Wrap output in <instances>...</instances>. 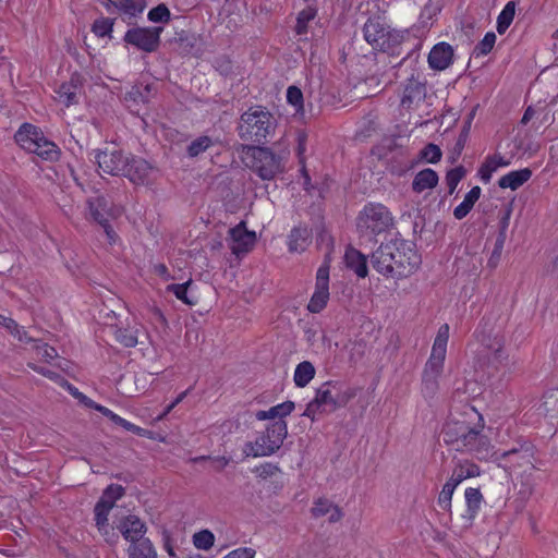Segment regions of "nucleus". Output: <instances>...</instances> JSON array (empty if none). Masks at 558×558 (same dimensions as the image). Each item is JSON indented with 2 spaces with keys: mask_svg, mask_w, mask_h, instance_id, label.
Here are the masks:
<instances>
[{
  "mask_svg": "<svg viewBox=\"0 0 558 558\" xmlns=\"http://www.w3.org/2000/svg\"><path fill=\"white\" fill-rule=\"evenodd\" d=\"M373 268L386 278L402 279L414 274L422 264L414 243L393 239L380 244L371 255Z\"/></svg>",
  "mask_w": 558,
  "mask_h": 558,
  "instance_id": "f257e3e1",
  "label": "nucleus"
},
{
  "mask_svg": "<svg viewBox=\"0 0 558 558\" xmlns=\"http://www.w3.org/2000/svg\"><path fill=\"white\" fill-rule=\"evenodd\" d=\"M98 168L106 174L124 177L135 185H147L157 169L146 159L116 147L95 151Z\"/></svg>",
  "mask_w": 558,
  "mask_h": 558,
  "instance_id": "f03ea898",
  "label": "nucleus"
},
{
  "mask_svg": "<svg viewBox=\"0 0 558 558\" xmlns=\"http://www.w3.org/2000/svg\"><path fill=\"white\" fill-rule=\"evenodd\" d=\"M276 126L277 121L271 112L262 106H254L241 114L238 134L243 141L264 144L275 133Z\"/></svg>",
  "mask_w": 558,
  "mask_h": 558,
  "instance_id": "7ed1b4c3",
  "label": "nucleus"
},
{
  "mask_svg": "<svg viewBox=\"0 0 558 558\" xmlns=\"http://www.w3.org/2000/svg\"><path fill=\"white\" fill-rule=\"evenodd\" d=\"M242 155L246 167L264 181L274 180L284 172L283 158L268 147L244 145Z\"/></svg>",
  "mask_w": 558,
  "mask_h": 558,
  "instance_id": "20e7f679",
  "label": "nucleus"
},
{
  "mask_svg": "<svg viewBox=\"0 0 558 558\" xmlns=\"http://www.w3.org/2000/svg\"><path fill=\"white\" fill-rule=\"evenodd\" d=\"M287 435V422L283 420L275 421L266 427V430L255 441L246 442L243 451L246 456L254 458L271 456L280 449Z\"/></svg>",
  "mask_w": 558,
  "mask_h": 558,
  "instance_id": "39448f33",
  "label": "nucleus"
},
{
  "mask_svg": "<svg viewBox=\"0 0 558 558\" xmlns=\"http://www.w3.org/2000/svg\"><path fill=\"white\" fill-rule=\"evenodd\" d=\"M393 226L389 209L380 203H368L360 211L356 228L362 236L378 235Z\"/></svg>",
  "mask_w": 558,
  "mask_h": 558,
  "instance_id": "423d86ee",
  "label": "nucleus"
},
{
  "mask_svg": "<svg viewBox=\"0 0 558 558\" xmlns=\"http://www.w3.org/2000/svg\"><path fill=\"white\" fill-rule=\"evenodd\" d=\"M365 40L374 48L391 56L400 54L398 35L391 34L380 22L368 20L363 27Z\"/></svg>",
  "mask_w": 558,
  "mask_h": 558,
  "instance_id": "0eeeda50",
  "label": "nucleus"
},
{
  "mask_svg": "<svg viewBox=\"0 0 558 558\" xmlns=\"http://www.w3.org/2000/svg\"><path fill=\"white\" fill-rule=\"evenodd\" d=\"M162 27H133L130 28L123 40L145 52H154L159 48Z\"/></svg>",
  "mask_w": 558,
  "mask_h": 558,
  "instance_id": "6e6552de",
  "label": "nucleus"
},
{
  "mask_svg": "<svg viewBox=\"0 0 558 558\" xmlns=\"http://www.w3.org/2000/svg\"><path fill=\"white\" fill-rule=\"evenodd\" d=\"M329 271L328 262L323 263L317 269L315 291L307 304L308 312L313 314L320 313L329 300Z\"/></svg>",
  "mask_w": 558,
  "mask_h": 558,
  "instance_id": "1a4fd4ad",
  "label": "nucleus"
},
{
  "mask_svg": "<svg viewBox=\"0 0 558 558\" xmlns=\"http://www.w3.org/2000/svg\"><path fill=\"white\" fill-rule=\"evenodd\" d=\"M449 339V325L444 324L439 327L437 336L434 340L432 353L427 360L424 372L441 375L447 352V343Z\"/></svg>",
  "mask_w": 558,
  "mask_h": 558,
  "instance_id": "9d476101",
  "label": "nucleus"
},
{
  "mask_svg": "<svg viewBox=\"0 0 558 558\" xmlns=\"http://www.w3.org/2000/svg\"><path fill=\"white\" fill-rule=\"evenodd\" d=\"M464 440L460 452L469 453L478 460L488 459L493 446L489 438L483 434V426H473Z\"/></svg>",
  "mask_w": 558,
  "mask_h": 558,
  "instance_id": "9b49d317",
  "label": "nucleus"
},
{
  "mask_svg": "<svg viewBox=\"0 0 558 558\" xmlns=\"http://www.w3.org/2000/svg\"><path fill=\"white\" fill-rule=\"evenodd\" d=\"M472 427L466 421L447 420L441 429L444 442L460 452L464 438L469 437Z\"/></svg>",
  "mask_w": 558,
  "mask_h": 558,
  "instance_id": "f8f14e48",
  "label": "nucleus"
},
{
  "mask_svg": "<svg viewBox=\"0 0 558 558\" xmlns=\"http://www.w3.org/2000/svg\"><path fill=\"white\" fill-rule=\"evenodd\" d=\"M230 235V250L232 254L240 257L242 255L247 254L253 250L256 243V234L254 231H248L246 229V223L241 221L235 227L229 230Z\"/></svg>",
  "mask_w": 558,
  "mask_h": 558,
  "instance_id": "ddd939ff",
  "label": "nucleus"
},
{
  "mask_svg": "<svg viewBox=\"0 0 558 558\" xmlns=\"http://www.w3.org/2000/svg\"><path fill=\"white\" fill-rule=\"evenodd\" d=\"M426 97V80L421 73L413 72L407 80L401 105L411 108L414 102L423 101Z\"/></svg>",
  "mask_w": 558,
  "mask_h": 558,
  "instance_id": "4468645a",
  "label": "nucleus"
},
{
  "mask_svg": "<svg viewBox=\"0 0 558 558\" xmlns=\"http://www.w3.org/2000/svg\"><path fill=\"white\" fill-rule=\"evenodd\" d=\"M534 453V445L530 441H523L518 446L501 452L497 459L507 460L510 463V468H521L526 464H532Z\"/></svg>",
  "mask_w": 558,
  "mask_h": 558,
  "instance_id": "2eb2a0df",
  "label": "nucleus"
},
{
  "mask_svg": "<svg viewBox=\"0 0 558 558\" xmlns=\"http://www.w3.org/2000/svg\"><path fill=\"white\" fill-rule=\"evenodd\" d=\"M118 530L123 538L131 544L146 538L144 535L147 532V526L145 522L135 514L123 517L119 522Z\"/></svg>",
  "mask_w": 558,
  "mask_h": 558,
  "instance_id": "dca6fc26",
  "label": "nucleus"
},
{
  "mask_svg": "<svg viewBox=\"0 0 558 558\" xmlns=\"http://www.w3.org/2000/svg\"><path fill=\"white\" fill-rule=\"evenodd\" d=\"M508 359V354L504 349L500 339L495 338L493 343L486 345L485 353L483 354V367H486L488 374H494Z\"/></svg>",
  "mask_w": 558,
  "mask_h": 558,
  "instance_id": "f3484780",
  "label": "nucleus"
},
{
  "mask_svg": "<svg viewBox=\"0 0 558 558\" xmlns=\"http://www.w3.org/2000/svg\"><path fill=\"white\" fill-rule=\"evenodd\" d=\"M428 65L436 71L446 70L453 62V49L445 41L436 44L428 53Z\"/></svg>",
  "mask_w": 558,
  "mask_h": 558,
  "instance_id": "a211bd4d",
  "label": "nucleus"
},
{
  "mask_svg": "<svg viewBox=\"0 0 558 558\" xmlns=\"http://www.w3.org/2000/svg\"><path fill=\"white\" fill-rule=\"evenodd\" d=\"M82 89V78L78 74H73L69 82L62 83L56 90L57 99L65 107L78 102V94Z\"/></svg>",
  "mask_w": 558,
  "mask_h": 558,
  "instance_id": "6ab92c4d",
  "label": "nucleus"
},
{
  "mask_svg": "<svg viewBox=\"0 0 558 558\" xmlns=\"http://www.w3.org/2000/svg\"><path fill=\"white\" fill-rule=\"evenodd\" d=\"M338 381L328 380L316 389V399L327 412H333L338 409Z\"/></svg>",
  "mask_w": 558,
  "mask_h": 558,
  "instance_id": "aec40b11",
  "label": "nucleus"
},
{
  "mask_svg": "<svg viewBox=\"0 0 558 558\" xmlns=\"http://www.w3.org/2000/svg\"><path fill=\"white\" fill-rule=\"evenodd\" d=\"M174 41L178 46V50L182 56L199 57L203 52L198 37L190 31L182 29L175 34Z\"/></svg>",
  "mask_w": 558,
  "mask_h": 558,
  "instance_id": "412c9836",
  "label": "nucleus"
},
{
  "mask_svg": "<svg viewBox=\"0 0 558 558\" xmlns=\"http://www.w3.org/2000/svg\"><path fill=\"white\" fill-rule=\"evenodd\" d=\"M40 129L33 124L24 123L14 135L15 142L24 150L32 153L33 150H36L35 145H37V141L40 140V137H38L40 135Z\"/></svg>",
  "mask_w": 558,
  "mask_h": 558,
  "instance_id": "4be33fe9",
  "label": "nucleus"
},
{
  "mask_svg": "<svg viewBox=\"0 0 558 558\" xmlns=\"http://www.w3.org/2000/svg\"><path fill=\"white\" fill-rule=\"evenodd\" d=\"M345 266L353 270L357 277L365 278L368 275L367 257L359 250L349 246L344 253Z\"/></svg>",
  "mask_w": 558,
  "mask_h": 558,
  "instance_id": "5701e85b",
  "label": "nucleus"
},
{
  "mask_svg": "<svg viewBox=\"0 0 558 558\" xmlns=\"http://www.w3.org/2000/svg\"><path fill=\"white\" fill-rule=\"evenodd\" d=\"M481 474V469L474 462L469 460H460L456 464L448 482L457 488V486L466 478L475 477Z\"/></svg>",
  "mask_w": 558,
  "mask_h": 558,
  "instance_id": "b1692460",
  "label": "nucleus"
},
{
  "mask_svg": "<svg viewBox=\"0 0 558 558\" xmlns=\"http://www.w3.org/2000/svg\"><path fill=\"white\" fill-rule=\"evenodd\" d=\"M87 206L92 219L98 225L105 223L109 220L108 217L110 216V204L105 196L97 195L89 197L87 199Z\"/></svg>",
  "mask_w": 558,
  "mask_h": 558,
  "instance_id": "393cba45",
  "label": "nucleus"
},
{
  "mask_svg": "<svg viewBox=\"0 0 558 558\" xmlns=\"http://www.w3.org/2000/svg\"><path fill=\"white\" fill-rule=\"evenodd\" d=\"M155 95V88H154V85L151 84H135L134 86L131 87L130 90H128L124 95V100L128 102V104H134V105H140V104H148L150 101V99L154 97Z\"/></svg>",
  "mask_w": 558,
  "mask_h": 558,
  "instance_id": "a878e982",
  "label": "nucleus"
},
{
  "mask_svg": "<svg viewBox=\"0 0 558 558\" xmlns=\"http://www.w3.org/2000/svg\"><path fill=\"white\" fill-rule=\"evenodd\" d=\"M474 116H475V112L474 111H471L466 119L464 120L463 122V125H462V129L460 131V134L458 136V140L448 157V161L450 163H456L458 161V159L460 158L464 147H465V144L468 142V138L470 136V131H471V125H472V121L474 119Z\"/></svg>",
  "mask_w": 558,
  "mask_h": 558,
  "instance_id": "bb28decb",
  "label": "nucleus"
},
{
  "mask_svg": "<svg viewBox=\"0 0 558 558\" xmlns=\"http://www.w3.org/2000/svg\"><path fill=\"white\" fill-rule=\"evenodd\" d=\"M531 177L532 170L529 168L514 170L502 175L498 181V185L501 189H511L512 191H515L527 182Z\"/></svg>",
  "mask_w": 558,
  "mask_h": 558,
  "instance_id": "cd10ccee",
  "label": "nucleus"
},
{
  "mask_svg": "<svg viewBox=\"0 0 558 558\" xmlns=\"http://www.w3.org/2000/svg\"><path fill=\"white\" fill-rule=\"evenodd\" d=\"M439 181L437 172L430 168L418 171L413 181L412 190L415 193H422L425 190L434 189Z\"/></svg>",
  "mask_w": 558,
  "mask_h": 558,
  "instance_id": "c85d7f7f",
  "label": "nucleus"
},
{
  "mask_svg": "<svg viewBox=\"0 0 558 558\" xmlns=\"http://www.w3.org/2000/svg\"><path fill=\"white\" fill-rule=\"evenodd\" d=\"M38 137H40V140L37 141V145H35L36 150H33L32 154H36L48 161H57L60 156V149L58 146L53 142L47 140L41 131Z\"/></svg>",
  "mask_w": 558,
  "mask_h": 558,
  "instance_id": "c756f323",
  "label": "nucleus"
},
{
  "mask_svg": "<svg viewBox=\"0 0 558 558\" xmlns=\"http://www.w3.org/2000/svg\"><path fill=\"white\" fill-rule=\"evenodd\" d=\"M481 193L482 190L480 186L472 187L464 196L463 202L453 209L454 218L461 220L466 217L478 201Z\"/></svg>",
  "mask_w": 558,
  "mask_h": 558,
  "instance_id": "7c9ffc66",
  "label": "nucleus"
},
{
  "mask_svg": "<svg viewBox=\"0 0 558 558\" xmlns=\"http://www.w3.org/2000/svg\"><path fill=\"white\" fill-rule=\"evenodd\" d=\"M310 235V230L306 227H294L288 236V246L290 252L304 251Z\"/></svg>",
  "mask_w": 558,
  "mask_h": 558,
  "instance_id": "2f4dec72",
  "label": "nucleus"
},
{
  "mask_svg": "<svg viewBox=\"0 0 558 558\" xmlns=\"http://www.w3.org/2000/svg\"><path fill=\"white\" fill-rule=\"evenodd\" d=\"M129 558H157V551L149 538L130 544Z\"/></svg>",
  "mask_w": 558,
  "mask_h": 558,
  "instance_id": "473e14b6",
  "label": "nucleus"
},
{
  "mask_svg": "<svg viewBox=\"0 0 558 558\" xmlns=\"http://www.w3.org/2000/svg\"><path fill=\"white\" fill-rule=\"evenodd\" d=\"M315 376V367L310 361L299 363L294 371L293 380L296 387L304 388Z\"/></svg>",
  "mask_w": 558,
  "mask_h": 558,
  "instance_id": "72a5a7b5",
  "label": "nucleus"
},
{
  "mask_svg": "<svg viewBox=\"0 0 558 558\" xmlns=\"http://www.w3.org/2000/svg\"><path fill=\"white\" fill-rule=\"evenodd\" d=\"M317 16V8L314 5H307L301 10L296 15V23L294 32L296 35H306L308 32V24Z\"/></svg>",
  "mask_w": 558,
  "mask_h": 558,
  "instance_id": "f704fd0d",
  "label": "nucleus"
},
{
  "mask_svg": "<svg viewBox=\"0 0 558 558\" xmlns=\"http://www.w3.org/2000/svg\"><path fill=\"white\" fill-rule=\"evenodd\" d=\"M466 501V517L473 520L481 508L483 501V495L480 488L469 487L464 493Z\"/></svg>",
  "mask_w": 558,
  "mask_h": 558,
  "instance_id": "c9c22d12",
  "label": "nucleus"
},
{
  "mask_svg": "<svg viewBox=\"0 0 558 558\" xmlns=\"http://www.w3.org/2000/svg\"><path fill=\"white\" fill-rule=\"evenodd\" d=\"M193 284V281L190 279L183 283H171L167 286V292H171L175 295V298L182 301L184 304L193 306L197 303V299L191 296L189 294V288Z\"/></svg>",
  "mask_w": 558,
  "mask_h": 558,
  "instance_id": "e433bc0d",
  "label": "nucleus"
},
{
  "mask_svg": "<svg viewBox=\"0 0 558 558\" xmlns=\"http://www.w3.org/2000/svg\"><path fill=\"white\" fill-rule=\"evenodd\" d=\"M515 14V2L509 1L497 17V32L504 34L511 25Z\"/></svg>",
  "mask_w": 558,
  "mask_h": 558,
  "instance_id": "4c0bfd02",
  "label": "nucleus"
},
{
  "mask_svg": "<svg viewBox=\"0 0 558 558\" xmlns=\"http://www.w3.org/2000/svg\"><path fill=\"white\" fill-rule=\"evenodd\" d=\"M213 145L214 141L211 137L202 135L190 143V145L186 147V155L190 158H196Z\"/></svg>",
  "mask_w": 558,
  "mask_h": 558,
  "instance_id": "58836bf2",
  "label": "nucleus"
},
{
  "mask_svg": "<svg viewBox=\"0 0 558 558\" xmlns=\"http://www.w3.org/2000/svg\"><path fill=\"white\" fill-rule=\"evenodd\" d=\"M466 169L463 166H458L447 171L445 181L448 186V194L454 193L460 181L465 177Z\"/></svg>",
  "mask_w": 558,
  "mask_h": 558,
  "instance_id": "ea45409f",
  "label": "nucleus"
},
{
  "mask_svg": "<svg viewBox=\"0 0 558 558\" xmlns=\"http://www.w3.org/2000/svg\"><path fill=\"white\" fill-rule=\"evenodd\" d=\"M114 337L125 348H134L138 343L137 331L130 328H118Z\"/></svg>",
  "mask_w": 558,
  "mask_h": 558,
  "instance_id": "a19ab883",
  "label": "nucleus"
},
{
  "mask_svg": "<svg viewBox=\"0 0 558 558\" xmlns=\"http://www.w3.org/2000/svg\"><path fill=\"white\" fill-rule=\"evenodd\" d=\"M496 35L493 32L485 34L484 38L474 47L472 56L475 58L488 54L496 43Z\"/></svg>",
  "mask_w": 558,
  "mask_h": 558,
  "instance_id": "79ce46f5",
  "label": "nucleus"
},
{
  "mask_svg": "<svg viewBox=\"0 0 558 558\" xmlns=\"http://www.w3.org/2000/svg\"><path fill=\"white\" fill-rule=\"evenodd\" d=\"M338 409L344 408L351 400H353L361 388L357 387H345L341 381H338Z\"/></svg>",
  "mask_w": 558,
  "mask_h": 558,
  "instance_id": "37998d69",
  "label": "nucleus"
},
{
  "mask_svg": "<svg viewBox=\"0 0 558 558\" xmlns=\"http://www.w3.org/2000/svg\"><path fill=\"white\" fill-rule=\"evenodd\" d=\"M124 494L125 489L123 486L119 484H110L104 490L99 500H105L106 505H111V507H114L116 501L122 498Z\"/></svg>",
  "mask_w": 558,
  "mask_h": 558,
  "instance_id": "c03bdc74",
  "label": "nucleus"
},
{
  "mask_svg": "<svg viewBox=\"0 0 558 558\" xmlns=\"http://www.w3.org/2000/svg\"><path fill=\"white\" fill-rule=\"evenodd\" d=\"M442 156L441 149L436 144L429 143L421 149L418 157L428 163H437Z\"/></svg>",
  "mask_w": 558,
  "mask_h": 558,
  "instance_id": "a18cd8bd",
  "label": "nucleus"
},
{
  "mask_svg": "<svg viewBox=\"0 0 558 558\" xmlns=\"http://www.w3.org/2000/svg\"><path fill=\"white\" fill-rule=\"evenodd\" d=\"M114 20L110 17L97 19L92 25V32L97 37L110 36L113 29Z\"/></svg>",
  "mask_w": 558,
  "mask_h": 558,
  "instance_id": "49530a36",
  "label": "nucleus"
},
{
  "mask_svg": "<svg viewBox=\"0 0 558 558\" xmlns=\"http://www.w3.org/2000/svg\"><path fill=\"white\" fill-rule=\"evenodd\" d=\"M215 542L214 534L208 530H203L193 535V544L197 549L208 550Z\"/></svg>",
  "mask_w": 558,
  "mask_h": 558,
  "instance_id": "de8ad7c7",
  "label": "nucleus"
},
{
  "mask_svg": "<svg viewBox=\"0 0 558 558\" xmlns=\"http://www.w3.org/2000/svg\"><path fill=\"white\" fill-rule=\"evenodd\" d=\"M440 375L430 374L423 371L422 375V391L424 396L432 397L438 389V378Z\"/></svg>",
  "mask_w": 558,
  "mask_h": 558,
  "instance_id": "09e8293b",
  "label": "nucleus"
},
{
  "mask_svg": "<svg viewBox=\"0 0 558 558\" xmlns=\"http://www.w3.org/2000/svg\"><path fill=\"white\" fill-rule=\"evenodd\" d=\"M170 10L165 3H160L148 12V20L154 23H167L170 21Z\"/></svg>",
  "mask_w": 558,
  "mask_h": 558,
  "instance_id": "8fccbe9b",
  "label": "nucleus"
},
{
  "mask_svg": "<svg viewBox=\"0 0 558 558\" xmlns=\"http://www.w3.org/2000/svg\"><path fill=\"white\" fill-rule=\"evenodd\" d=\"M113 507L106 505L105 500H98L94 507L96 526L108 524V515Z\"/></svg>",
  "mask_w": 558,
  "mask_h": 558,
  "instance_id": "3c124183",
  "label": "nucleus"
},
{
  "mask_svg": "<svg viewBox=\"0 0 558 558\" xmlns=\"http://www.w3.org/2000/svg\"><path fill=\"white\" fill-rule=\"evenodd\" d=\"M295 404L293 401H284L277 405H274L269 409V414L271 420L278 417L279 420H283L286 416L290 415L294 410Z\"/></svg>",
  "mask_w": 558,
  "mask_h": 558,
  "instance_id": "603ef678",
  "label": "nucleus"
},
{
  "mask_svg": "<svg viewBox=\"0 0 558 558\" xmlns=\"http://www.w3.org/2000/svg\"><path fill=\"white\" fill-rule=\"evenodd\" d=\"M114 5L132 16L137 15L144 10V3L137 0H119Z\"/></svg>",
  "mask_w": 558,
  "mask_h": 558,
  "instance_id": "864d4df0",
  "label": "nucleus"
},
{
  "mask_svg": "<svg viewBox=\"0 0 558 558\" xmlns=\"http://www.w3.org/2000/svg\"><path fill=\"white\" fill-rule=\"evenodd\" d=\"M456 487L452 486L448 481L442 486V489L438 496V505L446 511L451 510V499Z\"/></svg>",
  "mask_w": 558,
  "mask_h": 558,
  "instance_id": "5fc2aeb1",
  "label": "nucleus"
},
{
  "mask_svg": "<svg viewBox=\"0 0 558 558\" xmlns=\"http://www.w3.org/2000/svg\"><path fill=\"white\" fill-rule=\"evenodd\" d=\"M287 100L292 105L296 112L303 111V93L296 86H290L287 89Z\"/></svg>",
  "mask_w": 558,
  "mask_h": 558,
  "instance_id": "6e6d98bb",
  "label": "nucleus"
},
{
  "mask_svg": "<svg viewBox=\"0 0 558 558\" xmlns=\"http://www.w3.org/2000/svg\"><path fill=\"white\" fill-rule=\"evenodd\" d=\"M332 508V502L326 498H318L311 509L313 517L319 518L326 515Z\"/></svg>",
  "mask_w": 558,
  "mask_h": 558,
  "instance_id": "4d7b16f0",
  "label": "nucleus"
},
{
  "mask_svg": "<svg viewBox=\"0 0 558 558\" xmlns=\"http://www.w3.org/2000/svg\"><path fill=\"white\" fill-rule=\"evenodd\" d=\"M116 425H119L121 427H123L125 430H129L137 436H146L148 430L145 429V428H142L126 420H124L123 417L117 415L116 416V420L113 422Z\"/></svg>",
  "mask_w": 558,
  "mask_h": 558,
  "instance_id": "13d9d810",
  "label": "nucleus"
},
{
  "mask_svg": "<svg viewBox=\"0 0 558 558\" xmlns=\"http://www.w3.org/2000/svg\"><path fill=\"white\" fill-rule=\"evenodd\" d=\"M99 533L104 536L105 542L110 546H114L119 541V535L116 533L114 529L109 526V524H105L104 526H97Z\"/></svg>",
  "mask_w": 558,
  "mask_h": 558,
  "instance_id": "bf43d9fd",
  "label": "nucleus"
},
{
  "mask_svg": "<svg viewBox=\"0 0 558 558\" xmlns=\"http://www.w3.org/2000/svg\"><path fill=\"white\" fill-rule=\"evenodd\" d=\"M64 386L66 387L68 391L80 402L84 403L86 407L90 408L94 401L89 399L87 396H85L83 392H81L75 386L70 384L69 381L64 380Z\"/></svg>",
  "mask_w": 558,
  "mask_h": 558,
  "instance_id": "052dcab7",
  "label": "nucleus"
},
{
  "mask_svg": "<svg viewBox=\"0 0 558 558\" xmlns=\"http://www.w3.org/2000/svg\"><path fill=\"white\" fill-rule=\"evenodd\" d=\"M327 412L324 408H322L320 403L316 399V397L306 405L305 411L303 412V416L310 417L312 421L315 420V415L317 413Z\"/></svg>",
  "mask_w": 558,
  "mask_h": 558,
  "instance_id": "680f3d73",
  "label": "nucleus"
},
{
  "mask_svg": "<svg viewBox=\"0 0 558 558\" xmlns=\"http://www.w3.org/2000/svg\"><path fill=\"white\" fill-rule=\"evenodd\" d=\"M505 241H506V238H502V234H498L497 235L494 251H493L492 256H490V258L488 260V264L490 266H493V267L496 266V263H497V260L499 259V257L501 255V252H502V248H504V245H505Z\"/></svg>",
  "mask_w": 558,
  "mask_h": 558,
  "instance_id": "e2e57ef3",
  "label": "nucleus"
},
{
  "mask_svg": "<svg viewBox=\"0 0 558 558\" xmlns=\"http://www.w3.org/2000/svg\"><path fill=\"white\" fill-rule=\"evenodd\" d=\"M279 471V466L270 462L263 463L256 468V472L262 478L270 477Z\"/></svg>",
  "mask_w": 558,
  "mask_h": 558,
  "instance_id": "0e129e2a",
  "label": "nucleus"
},
{
  "mask_svg": "<svg viewBox=\"0 0 558 558\" xmlns=\"http://www.w3.org/2000/svg\"><path fill=\"white\" fill-rule=\"evenodd\" d=\"M38 353L46 362H51L53 359L58 356V352L54 348L44 343L37 347Z\"/></svg>",
  "mask_w": 558,
  "mask_h": 558,
  "instance_id": "69168bd1",
  "label": "nucleus"
},
{
  "mask_svg": "<svg viewBox=\"0 0 558 558\" xmlns=\"http://www.w3.org/2000/svg\"><path fill=\"white\" fill-rule=\"evenodd\" d=\"M255 550L252 548H238L229 553L222 558H254Z\"/></svg>",
  "mask_w": 558,
  "mask_h": 558,
  "instance_id": "338daca9",
  "label": "nucleus"
},
{
  "mask_svg": "<svg viewBox=\"0 0 558 558\" xmlns=\"http://www.w3.org/2000/svg\"><path fill=\"white\" fill-rule=\"evenodd\" d=\"M0 325L8 329L13 336L15 332H20V326L13 318L0 316Z\"/></svg>",
  "mask_w": 558,
  "mask_h": 558,
  "instance_id": "774afa93",
  "label": "nucleus"
}]
</instances>
